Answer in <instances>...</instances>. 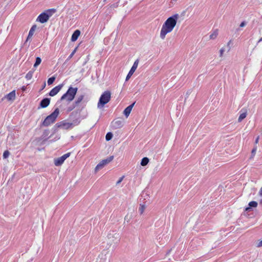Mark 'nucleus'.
I'll list each match as a JSON object with an SVG mask.
<instances>
[{
    "label": "nucleus",
    "mask_w": 262,
    "mask_h": 262,
    "mask_svg": "<svg viewBox=\"0 0 262 262\" xmlns=\"http://www.w3.org/2000/svg\"><path fill=\"white\" fill-rule=\"evenodd\" d=\"M230 42H231V41H229L227 46H224L223 47H222L220 50V57H223V56H224V53L226 51V48L227 47L228 49H227V52H229L230 50Z\"/></svg>",
    "instance_id": "4468645a"
},
{
    "label": "nucleus",
    "mask_w": 262,
    "mask_h": 262,
    "mask_svg": "<svg viewBox=\"0 0 262 262\" xmlns=\"http://www.w3.org/2000/svg\"><path fill=\"white\" fill-rule=\"evenodd\" d=\"M32 76H33V72H28L26 75V78L28 79V80H30L32 78Z\"/></svg>",
    "instance_id": "c85d7f7f"
},
{
    "label": "nucleus",
    "mask_w": 262,
    "mask_h": 262,
    "mask_svg": "<svg viewBox=\"0 0 262 262\" xmlns=\"http://www.w3.org/2000/svg\"><path fill=\"white\" fill-rule=\"evenodd\" d=\"M70 156V153L69 152V153L63 155V156H62L61 157H60L59 158L55 159L54 160L55 165L56 166L61 165L63 164V163L64 162V161H65V160L67 158H68Z\"/></svg>",
    "instance_id": "0eeeda50"
},
{
    "label": "nucleus",
    "mask_w": 262,
    "mask_h": 262,
    "mask_svg": "<svg viewBox=\"0 0 262 262\" xmlns=\"http://www.w3.org/2000/svg\"><path fill=\"white\" fill-rule=\"evenodd\" d=\"M139 59H137L134 63L133 66L131 68L129 72H128L126 77V81H127L129 80V79L130 78V77L133 75L136 70L137 69L138 64H139Z\"/></svg>",
    "instance_id": "1a4fd4ad"
},
{
    "label": "nucleus",
    "mask_w": 262,
    "mask_h": 262,
    "mask_svg": "<svg viewBox=\"0 0 262 262\" xmlns=\"http://www.w3.org/2000/svg\"><path fill=\"white\" fill-rule=\"evenodd\" d=\"M50 102V99L49 98H46L43 99L40 102L38 108L47 107L49 105Z\"/></svg>",
    "instance_id": "9b49d317"
},
{
    "label": "nucleus",
    "mask_w": 262,
    "mask_h": 262,
    "mask_svg": "<svg viewBox=\"0 0 262 262\" xmlns=\"http://www.w3.org/2000/svg\"><path fill=\"white\" fill-rule=\"evenodd\" d=\"M53 12H55V9H49L46 12L41 13L37 17V21H39L41 23H46L49 19L50 17L51 16Z\"/></svg>",
    "instance_id": "39448f33"
},
{
    "label": "nucleus",
    "mask_w": 262,
    "mask_h": 262,
    "mask_svg": "<svg viewBox=\"0 0 262 262\" xmlns=\"http://www.w3.org/2000/svg\"><path fill=\"white\" fill-rule=\"evenodd\" d=\"M217 35V32H214L210 35L209 37L210 39H213L216 37Z\"/></svg>",
    "instance_id": "2f4dec72"
},
{
    "label": "nucleus",
    "mask_w": 262,
    "mask_h": 262,
    "mask_svg": "<svg viewBox=\"0 0 262 262\" xmlns=\"http://www.w3.org/2000/svg\"><path fill=\"white\" fill-rule=\"evenodd\" d=\"M149 162V159L147 157L143 158L141 162V165L143 166H146Z\"/></svg>",
    "instance_id": "6ab92c4d"
},
{
    "label": "nucleus",
    "mask_w": 262,
    "mask_h": 262,
    "mask_svg": "<svg viewBox=\"0 0 262 262\" xmlns=\"http://www.w3.org/2000/svg\"><path fill=\"white\" fill-rule=\"evenodd\" d=\"M107 238L112 243L116 244L120 240V235L117 233H110L107 235Z\"/></svg>",
    "instance_id": "6e6552de"
},
{
    "label": "nucleus",
    "mask_w": 262,
    "mask_h": 262,
    "mask_svg": "<svg viewBox=\"0 0 262 262\" xmlns=\"http://www.w3.org/2000/svg\"><path fill=\"white\" fill-rule=\"evenodd\" d=\"M250 209V207H247V208L245 209V211H248Z\"/></svg>",
    "instance_id": "ea45409f"
},
{
    "label": "nucleus",
    "mask_w": 262,
    "mask_h": 262,
    "mask_svg": "<svg viewBox=\"0 0 262 262\" xmlns=\"http://www.w3.org/2000/svg\"><path fill=\"white\" fill-rule=\"evenodd\" d=\"M146 206L144 204H141L139 208V211L140 214H142L146 209Z\"/></svg>",
    "instance_id": "aec40b11"
},
{
    "label": "nucleus",
    "mask_w": 262,
    "mask_h": 262,
    "mask_svg": "<svg viewBox=\"0 0 262 262\" xmlns=\"http://www.w3.org/2000/svg\"><path fill=\"white\" fill-rule=\"evenodd\" d=\"M124 178V176H122L121 178H120L119 180L117 182L116 185L119 184L122 181V180H123Z\"/></svg>",
    "instance_id": "473e14b6"
},
{
    "label": "nucleus",
    "mask_w": 262,
    "mask_h": 262,
    "mask_svg": "<svg viewBox=\"0 0 262 262\" xmlns=\"http://www.w3.org/2000/svg\"><path fill=\"white\" fill-rule=\"evenodd\" d=\"M10 155V152L8 150H5L3 153V158L6 159Z\"/></svg>",
    "instance_id": "c756f323"
},
{
    "label": "nucleus",
    "mask_w": 262,
    "mask_h": 262,
    "mask_svg": "<svg viewBox=\"0 0 262 262\" xmlns=\"http://www.w3.org/2000/svg\"><path fill=\"white\" fill-rule=\"evenodd\" d=\"M257 247H262V240H261L257 243Z\"/></svg>",
    "instance_id": "f704fd0d"
},
{
    "label": "nucleus",
    "mask_w": 262,
    "mask_h": 262,
    "mask_svg": "<svg viewBox=\"0 0 262 262\" xmlns=\"http://www.w3.org/2000/svg\"><path fill=\"white\" fill-rule=\"evenodd\" d=\"M132 218V214L128 213L124 217V221L128 223Z\"/></svg>",
    "instance_id": "b1692460"
},
{
    "label": "nucleus",
    "mask_w": 262,
    "mask_h": 262,
    "mask_svg": "<svg viewBox=\"0 0 262 262\" xmlns=\"http://www.w3.org/2000/svg\"><path fill=\"white\" fill-rule=\"evenodd\" d=\"M73 123L67 122L64 121H61L60 122L57 123L56 124V126L58 127L63 128L64 129H69L73 127Z\"/></svg>",
    "instance_id": "9d476101"
},
{
    "label": "nucleus",
    "mask_w": 262,
    "mask_h": 262,
    "mask_svg": "<svg viewBox=\"0 0 262 262\" xmlns=\"http://www.w3.org/2000/svg\"><path fill=\"white\" fill-rule=\"evenodd\" d=\"M260 203H262V200L260 201Z\"/></svg>",
    "instance_id": "c03bdc74"
},
{
    "label": "nucleus",
    "mask_w": 262,
    "mask_h": 262,
    "mask_svg": "<svg viewBox=\"0 0 262 262\" xmlns=\"http://www.w3.org/2000/svg\"><path fill=\"white\" fill-rule=\"evenodd\" d=\"M41 62V59L40 57H37L36 58V61H35V62L34 64V68H36L37 67L38 65H39L40 64Z\"/></svg>",
    "instance_id": "4be33fe9"
},
{
    "label": "nucleus",
    "mask_w": 262,
    "mask_h": 262,
    "mask_svg": "<svg viewBox=\"0 0 262 262\" xmlns=\"http://www.w3.org/2000/svg\"><path fill=\"white\" fill-rule=\"evenodd\" d=\"M45 86H46V83H44V87H45Z\"/></svg>",
    "instance_id": "37998d69"
},
{
    "label": "nucleus",
    "mask_w": 262,
    "mask_h": 262,
    "mask_svg": "<svg viewBox=\"0 0 262 262\" xmlns=\"http://www.w3.org/2000/svg\"><path fill=\"white\" fill-rule=\"evenodd\" d=\"M135 102H134L133 103H132V104H130V105L128 106L126 108H125V109L123 111V114H124V115L126 116V117H128V116L129 115L132 110V108L135 104Z\"/></svg>",
    "instance_id": "dca6fc26"
},
{
    "label": "nucleus",
    "mask_w": 262,
    "mask_h": 262,
    "mask_svg": "<svg viewBox=\"0 0 262 262\" xmlns=\"http://www.w3.org/2000/svg\"><path fill=\"white\" fill-rule=\"evenodd\" d=\"M83 97H84L83 95H80L77 98V99L75 101V103L76 105H78L79 103H80L82 101V100L83 99Z\"/></svg>",
    "instance_id": "5701e85b"
},
{
    "label": "nucleus",
    "mask_w": 262,
    "mask_h": 262,
    "mask_svg": "<svg viewBox=\"0 0 262 262\" xmlns=\"http://www.w3.org/2000/svg\"><path fill=\"white\" fill-rule=\"evenodd\" d=\"M55 80V77L54 76L49 78L48 80V84L49 85L52 84L54 82Z\"/></svg>",
    "instance_id": "cd10ccee"
},
{
    "label": "nucleus",
    "mask_w": 262,
    "mask_h": 262,
    "mask_svg": "<svg viewBox=\"0 0 262 262\" xmlns=\"http://www.w3.org/2000/svg\"><path fill=\"white\" fill-rule=\"evenodd\" d=\"M62 87V84L59 85L55 87L54 88L52 89V90L50 92L49 95L51 96H54L56 95L60 91V90L61 89Z\"/></svg>",
    "instance_id": "f8f14e48"
},
{
    "label": "nucleus",
    "mask_w": 262,
    "mask_h": 262,
    "mask_svg": "<svg viewBox=\"0 0 262 262\" xmlns=\"http://www.w3.org/2000/svg\"><path fill=\"white\" fill-rule=\"evenodd\" d=\"M258 194L260 196H262V187L260 189Z\"/></svg>",
    "instance_id": "c9c22d12"
},
{
    "label": "nucleus",
    "mask_w": 262,
    "mask_h": 262,
    "mask_svg": "<svg viewBox=\"0 0 262 262\" xmlns=\"http://www.w3.org/2000/svg\"><path fill=\"white\" fill-rule=\"evenodd\" d=\"M111 93L109 91H106L101 95L97 104V107L101 108L104 107L105 104L107 103L111 100Z\"/></svg>",
    "instance_id": "f03ea898"
},
{
    "label": "nucleus",
    "mask_w": 262,
    "mask_h": 262,
    "mask_svg": "<svg viewBox=\"0 0 262 262\" xmlns=\"http://www.w3.org/2000/svg\"><path fill=\"white\" fill-rule=\"evenodd\" d=\"M80 34V31L79 30H76L74 31L71 37V40L75 41Z\"/></svg>",
    "instance_id": "f3484780"
},
{
    "label": "nucleus",
    "mask_w": 262,
    "mask_h": 262,
    "mask_svg": "<svg viewBox=\"0 0 262 262\" xmlns=\"http://www.w3.org/2000/svg\"><path fill=\"white\" fill-rule=\"evenodd\" d=\"M246 25V23L245 21H243L241 23L239 26L240 27H244Z\"/></svg>",
    "instance_id": "72a5a7b5"
},
{
    "label": "nucleus",
    "mask_w": 262,
    "mask_h": 262,
    "mask_svg": "<svg viewBox=\"0 0 262 262\" xmlns=\"http://www.w3.org/2000/svg\"><path fill=\"white\" fill-rule=\"evenodd\" d=\"M113 6V7H116V6H115V5H112L111 7H112Z\"/></svg>",
    "instance_id": "79ce46f5"
},
{
    "label": "nucleus",
    "mask_w": 262,
    "mask_h": 262,
    "mask_svg": "<svg viewBox=\"0 0 262 262\" xmlns=\"http://www.w3.org/2000/svg\"><path fill=\"white\" fill-rule=\"evenodd\" d=\"M180 18L179 14H175L168 17L162 25L160 37L162 39H164L166 35L171 32L177 25L178 19Z\"/></svg>",
    "instance_id": "f257e3e1"
},
{
    "label": "nucleus",
    "mask_w": 262,
    "mask_h": 262,
    "mask_svg": "<svg viewBox=\"0 0 262 262\" xmlns=\"http://www.w3.org/2000/svg\"><path fill=\"white\" fill-rule=\"evenodd\" d=\"M15 91L14 90L6 95L4 98H6L9 101H13L15 99Z\"/></svg>",
    "instance_id": "2eb2a0df"
},
{
    "label": "nucleus",
    "mask_w": 262,
    "mask_h": 262,
    "mask_svg": "<svg viewBox=\"0 0 262 262\" xmlns=\"http://www.w3.org/2000/svg\"><path fill=\"white\" fill-rule=\"evenodd\" d=\"M59 114V110L56 108L54 111L50 115L47 116L42 123V126H48L53 123Z\"/></svg>",
    "instance_id": "7ed1b4c3"
},
{
    "label": "nucleus",
    "mask_w": 262,
    "mask_h": 262,
    "mask_svg": "<svg viewBox=\"0 0 262 262\" xmlns=\"http://www.w3.org/2000/svg\"><path fill=\"white\" fill-rule=\"evenodd\" d=\"M257 150V147L256 146L254 147L253 149L251 151V155L250 157V159L253 158V157L255 156L256 152Z\"/></svg>",
    "instance_id": "a878e982"
},
{
    "label": "nucleus",
    "mask_w": 262,
    "mask_h": 262,
    "mask_svg": "<svg viewBox=\"0 0 262 262\" xmlns=\"http://www.w3.org/2000/svg\"><path fill=\"white\" fill-rule=\"evenodd\" d=\"M77 91V88L70 87L66 93L62 96L60 100H66L69 102L72 101L76 94Z\"/></svg>",
    "instance_id": "20e7f679"
},
{
    "label": "nucleus",
    "mask_w": 262,
    "mask_h": 262,
    "mask_svg": "<svg viewBox=\"0 0 262 262\" xmlns=\"http://www.w3.org/2000/svg\"><path fill=\"white\" fill-rule=\"evenodd\" d=\"M261 41H262V37L258 40V41H257V43H259Z\"/></svg>",
    "instance_id": "58836bf2"
},
{
    "label": "nucleus",
    "mask_w": 262,
    "mask_h": 262,
    "mask_svg": "<svg viewBox=\"0 0 262 262\" xmlns=\"http://www.w3.org/2000/svg\"><path fill=\"white\" fill-rule=\"evenodd\" d=\"M113 138V134L111 132H109L108 133L106 134V136H105V139L106 141H110V140L112 139V138Z\"/></svg>",
    "instance_id": "393cba45"
},
{
    "label": "nucleus",
    "mask_w": 262,
    "mask_h": 262,
    "mask_svg": "<svg viewBox=\"0 0 262 262\" xmlns=\"http://www.w3.org/2000/svg\"><path fill=\"white\" fill-rule=\"evenodd\" d=\"M258 140H259V137H257V138H256V140H255V143L256 144H257V143H258Z\"/></svg>",
    "instance_id": "e433bc0d"
},
{
    "label": "nucleus",
    "mask_w": 262,
    "mask_h": 262,
    "mask_svg": "<svg viewBox=\"0 0 262 262\" xmlns=\"http://www.w3.org/2000/svg\"><path fill=\"white\" fill-rule=\"evenodd\" d=\"M114 159V157L110 156L106 159L102 160L95 168V172H97L98 170L102 169L105 165L111 162Z\"/></svg>",
    "instance_id": "423d86ee"
},
{
    "label": "nucleus",
    "mask_w": 262,
    "mask_h": 262,
    "mask_svg": "<svg viewBox=\"0 0 262 262\" xmlns=\"http://www.w3.org/2000/svg\"><path fill=\"white\" fill-rule=\"evenodd\" d=\"M250 207H256L257 206V203L255 201H251L249 203Z\"/></svg>",
    "instance_id": "bb28decb"
},
{
    "label": "nucleus",
    "mask_w": 262,
    "mask_h": 262,
    "mask_svg": "<svg viewBox=\"0 0 262 262\" xmlns=\"http://www.w3.org/2000/svg\"><path fill=\"white\" fill-rule=\"evenodd\" d=\"M36 29V25H33L31 27V28L30 29V30L29 31V34L28 35V37L27 38L25 43H27L28 41H29L31 39V38H32V36L33 35Z\"/></svg>",
    "instance_id": "ddd939ff"
},
{
    "label": "nucleus",
    "mask_w": 262,
    "mask_h": 262,
    "mask_svg": "<svg viewBox=\"0 0 262 262\" xmlns=\"http://www.w3.org/2000/svg\"><path fill=\"white\" fill-rule=\"evenodd\" d=\"M79 123V122H75V125H77Z\"/></svg>",
    "instance_id": "a19ab883"
},
{
    "label": "nucleus",
    "mask_w": 262,
    "mask_h": 262,
    "mask_svg": "<svg viewBox=\"0 0 262 262\" xmlns=\"http://www.w3.org/2000/svg\"><path fill=\"white\" fill-rule=\"evenodd\" d=\"M26 89H27V88L26 86H24L22 87L21 89L23 91H26Z\"/></svg>",
    "instance_id": "4c0bfd02"
},
{
    "label": "nucleus",
    "mask_w": 262,
    "mask_h": 262,
    "mask_svg": "<svg viewBox=\"0 0 262 262\" xmlns=\"http://www.w3.org/2000/svg\"><path fill=\"white\" fill-rule=\"evenodd\" d=\"M77 47L75 48V49L72 51V52L71 53V54L70 55V56H69L68 58V60H69L71 58H72V57L73 56V55L75 54V53H76V51H77Z\"/></svg>",
    "instance_id": "7c9ffc66"
},
{
    "label": "nucleus",
    "mask_w": 262,
    "mask_h": 262,
    "mask_svg": "<svg viewBox=\"0 0 262 262\" xmlns=\"http://www.w3.org/2000/svg\"><path fill=\"white\" fill-rule=\"evenodd\" d=\"M247 115V112L246 111H244V112H243L240 114L238 119V121L239 122H241L243 119H244L246 117Z\"/></svg>",
    "instance_id": "a211bd4d"
},
{
    "label": "nucleus",
    "mask_w": 262,
    "mask_h": 262,
    "mask_svg": "<svg viewBox=\"0 0 262 262\" xmlns=\"http://www.w3.org/2000/svg\"><path fill=\"white\" fill-rule=\"evenodd\" d=\"M114 124L116 127L119 128L122 126L123 122L121 120H117L114 122Z\"/></svg>",
    "instance_id": "412c9836"
}]
</instances>
